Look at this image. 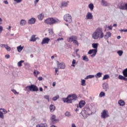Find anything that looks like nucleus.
I'll list each match as a JSON object with an SVG mask.
<instances>
[{
	"label": "nucleus",
	"mask_w": 127,
	"mask_h": 127,
	"mask_svg": "<svg viewBox=\"0 0 127 127\" xmlns=\"http://www.w3.org/2000/svg\"><path fill=\"white\" fill-rule=\"evenodd\" d=\"M59 71V69L58 68H55V73L57 74V75H59V73H57Z\"/></svg>",
	"instance_id": "51"
},
{
	"label": "nucleus",
	"mask_w": 127,
	"mask_h": 127,
	"mask_svg": "<svg viewBox=\"0 0 127 127\" xmlns=\"http://www.w3.org/2000/svg\"><path fill=\"white\" fill-rule=\"evenodd\" d=\"M64 19L66 22L71 23L72 22V16H70V14H66L64 16Z\"/></svg>",
	"instance_id": "6"
},
{
	"label": "nucleus",
	"mask_w": 127,
	"mask_h": 127,
	"mask_svg": "<svg viewBox=\"0 0 127 127\" xmlns=\"http://www.w3.org/2000/svg\"><path fill=\"white\" fill-rule=\"evenodd\" d=\"M102 74L101 72H98L95 75V77L96 78H101L102 77Z\"/></svg>",
	"instance_id": "36"
},
{
	"label": "nucleus",
	"mask_w": 127,
	"mask_h": 127,
	"mask_svg": "<svg viewBox=\"0 0 127 127\" xmlns=\"http://www.w3.org/2000/svg\"><path fill=\"white\" fill-rule=\"evenodd\" d=\"M124 77H125V76H123L122 75H119L118 76V79H119V80H123Z\"/></svg>",
	"instance_id": "46"
},
{
	"label": "nucleus",
	"mask_w": 127,
	"mask_h": 127,
	"mask_svg": "<svg viewBox=\"0 0 127 127\" xmlns=\"http://www.w3.org/2000/svg\"><path fill=\"white\" fill-rule=\"evenodd\" d=\"M17 3H19V2H21L22 0H14Z\"/></svg>",
	"instance_id": "52"
},
{
	"label": "nucleus",
	"mask_w": 127,
	"mask_h": 127,
	"mask_svg": "<svg viewBox=\"0 0 127 127\" xmlns=\"http://www.w3.org/2000/svg\"><path fill=\"white\" fill-rule=\"evenodd\" d=\"M0 111H2L3 113H4V114H6V113H7V111H6V110H5V109H0Z\"/></svg>",
	"instance_id": "48"
},
{
	"label": "nucleus",
	"mask_w": 127,
	"mask_h": 127,
	"mask_svg": "<svg viewBox=\"0 0 127 127\" xmlns=\"http://www.w3.org/2000/svg\"><path fill=\"white\" fill-rule=\"evenodd\" d=\"M117 54L119 56H123V54H124V52L122 50H119L117 52Z\"/></svg>",
	"instance_id": "33"
},
{
	"label": "nucleus",
	"mask_w": 127,
	"mask_h": 127,
	"mask_svg": "<svg viewBox=\"0 0 127 127\" xmlns=\"http://www.w3.org/2000/svg\"><path fill=\"white\" fill-rule=\"evenodd\" d=\"M38 80H39V81H42V80H43V78L42 76H40L38 77Z\"/></svg>",
	"instance_id": "54"
},
{
	"label": "nucleus",
	"mask_w": 127,
	"mask_h": 127,
	"mask_svg": "<svg viewBox=\"0 0 127 127\" xmlns=\"http://www.w3.org/2000/svg\"><path fill=\"white\" fill-rule=\"evenodd\" d=\"M36 21V19L35 18L32 17L28 20L27 23L28 24H34Z\"/></svg>",
	"instance_id": "14"
},
{
	"label": "nucleus",
	"mask_w": 127,
	"mask_h": 127,
	"mask_svg": "<svg viewBox=\"0 0 127 127\" xmlns=\"http://www.w3.org/2000/svg\"><path fill=\"white\" fill-rule=\"evenodd\" d=\"M101 4L103 5V6H109V5H110L109 3L104 0H102Z\"/></svg>",
	"instance_id": "18"
},
{
	"label": "nucleus",
	"mask_w": 127,
	"mask_h": 127,
	"mask_svg": "<svg viewBox=\"0 0 127 127\" xmlns=\"http://www.w3.org/2000/svg\"><path fill=\"white\" fill-rule=\"evenodd\" d=\"M92 37L95 40H98V38H100V39L103 38L104 33L103 32V28L101 27L97 28L92 34Z\"/></svg>",
	"instance_id": "1"
},
{
	"label": "nucleus",
	"mask_w": 127,
	"mask_h": 127,
	"mask_svg": "<svg viewBox=\"0 0 127 127\" xmlns=\"http://www.w3.org/2000/svg\"><path fill=\"white\" fill-rule=\"evenodd\" d=\"M119 8H120V9H122V10H127V3H125L124 5L121 4L119 6Z\"/></svg>",
	"instance_id": "13"
},
{
	"label": "nucleus",
	"mask_w": 127,
	"mask_h": 127,
	"mask_svg": "<svg viewBox=\"0 0 127 127\" xmlns=\"http://www.w3.org/2000/svg\"><path fill=\"white\" fill-rule=\"evenodd\" d=\"M6 50H7V51H10V50H11V49L10 48V47L9 46H8Z\"/></svg>",
	"instance_id": "53"
},
{
	"label": "nucleus",
	"mask_w": 127,
	"mask_h": 127,
	"mask_svg": "<svg viewBox=\"0 0 127 127\" xmlns=\"http://www.w3.org/2000/svg\"><path fill=\"white\" fill-rule=\"evenodd\" d=\"M98 46H99V43L92 44V47L94 49L90 50L88 52V54H92V53H93L91 55V57L92 58H94L97 55V52H98Z\"/></svg>",
	"instance_id": "2"
},
{
	"label": "nucleus",
	"mask_w": 127,
	"mask_h": 127,
	"mask_svg": "<svg viewBox=\"0 0 127 127\" xmlns=\"http://www.w3.org/2000/svg\"><path fill=\"white\" fill-rule=\"evenodd\" d=\"M44 97L46 100H48V102H49V95H45L44 96Z\"/></svg>",
	"instance_id": "47"
},
{
	"label": "nucleus",
	"mask_w": 127,
	"mask_h": 127,
	"mask_svg": "<svg viewBox=\"0 0 127 127\" xmlns=\"http://www.w3.org/2000/svg\"><path fill=\"white\" fill-rule=\"evenodd\" d=\"M51 120L53 124H56V123H57V122H59V120L56 119V116L55 115H52Z\"/></svg>",
	"instance_id": "12"
},
{
	"label": "nucleus",
	"mask_w": 127,
	"mask_h": 127,
	"mask_svg": "<svg viewBox=\"0 0 127 127\" xmlns=\"http://www.w3.org/2000/svg\"><path fill=\"white\" fill-rule=\"evenodd\" d=\"M11 92H12L14 94V95H16V94L18 95V94H19V93L16 92V90H15V89H12Z\"/></svg>",
	"instance_id": "45"
},
{
	"label": "nucleus",
	"mask_w": 127,
	"mask_h": 127,
	"mask_svg": "<svg viewBox=\"0 0 127 127\" xmlns=\"http://www.w3.org/2000/svg\"><path fill=\"white\" fill-rule=\"evenodd\" d=\"M108 28L110 29V30H112V29H113V26H108Z\"/></svg>",
	"instance_id": "58"
},
{
	"label": "nucleus",
	"mask_w": 127,
	"mask_h": 127,
	"mask_svg": "<svg viewBox=\"0 0 127 127\" xmlns=\"http://www.w3.org/2000/svg\"><path fill=\"white\" fill-rule=\"evenodd\" d=\"M27 88H29V91L32 92H37L38 91V87L34 84H32L30 86H28L26 87V90H27Z\"/></svg>",
	"instance_id": "5"
},
{
	"label": "nucleus",
	"mask_w": 127,
	"mask_h": 127,
	"mask_svg": "<svg viewBox=\"0 0 127 127\" xmlns=\"http://www.w3.org/2000/svg\"><path fill=\"white\" fill-rule=\"evenodd\" d=\"M4 3H5V4H8V2L6 0L4 1Z\"/></svg>",
	"instance_id": "61"
},
{
	"label": "nucleus",
	"mask_w": 127,
	"mask_h": 127,
	"mask_svg": "<svg viewBox=\"0 0 127 127\" xmlns=\"http://www.w3.org/2000/svg\"><path fill=\"white\" fill-rule=\"evenodd\" d=\"M38 18L39 20H43V18H44V14L41 13L38 15Z\"/></svg>",
	"instance_id": "24"
},
{
	"label": "nucleus",
	"mask_w": 127,
	"mask_h": 127,
	"mask_svg": "<svg viewBox=\"0 0 127 127\" xmlns=\"http://www.w3.org/2000/svg\"><path fill=\"white\" fill-rule=\"evenodd\" d=\"M69 97L70 96H67L66 98H63L62 101L64 102V103H66L67 104H70V100H69Z\"/></svg>",
	"instance_id": "16"
},
{
	"label": "nucleus",
	"mask_w": 127,
	"mask_h": 127,
	"mask_svg": "<svg viewBox=\"0 0 127 127\" xmlns=\"http://www.w3.org/2000/svg\"><path fill=\"white\" fill-rule=\"evenodd\" d=\"M81 114L84 119H87L88 116L92 115V111L89 107H85L84 108V110L81 112Z\"/></svg>",
	"instance_id": "4"
},
{
	"label": "nucleus",
	"mask_w": 127,
	"mask_h": 127,
	"mask_svg": "<svg viewBox=\"0 0 127 127\" xmlns=\"http://www.w3.org/2000/svg\"><path fill=\"white\" fill-rule=\"evenodd\" d=\"M101 117L103 119H106V118H109L110 116L108 114V111L104 110L101 113Z\"/></svg>",
	"instance_id": "8"
},
{
	"label": "nucleus",
	"mask_w": 127,
	"mask_h": 127,
	"mask_svg": "<svg viewBox=\"0 0 127 127\" xmlns=\"http://www.w3.org/2000/svg\"><path fill=\"white\" fill-rule=\"evenodd\" d=\"M104 37L105 40H108L109 38L112 37V33H111L110 32H107L106 34L104 35Z\"/></svg>",
	"instance_id": "11"
},
{
	"label": "nucleus",
	"mask_w": 127,
	"mask_h": 127,
	"mask_svg": "<svg viewBox=\"0 0 127 127\" xmlns=\"http://www.w3.org/2000/svg\"><path fill=\"white\" fill-rule=\"evenodd\" d=\"M59 99V95H57L53 98V101H57Z\"/></svg>",
	"instance_id": "42"
},
{
	"label": "nucleus",
	"mask_w": 127,
	"mask_h": 127,
	"mask_svg": "<svg viewBox=\"0 0 127 127\" xmlns=\"http://www.w3.org/2000/svg\"><path fill=\"white\" fill-rule=\"evenodd\" d=\"M69 1H63L61 3L62 7H65L66 6H68V3Z\"/></svg>",
	"instance_id": "25"
},
{
	"label": "nucleus",
	"mask_w": 127,
	"mask_h": 127,
	"mask_svg": "<svg viewBox=\"0 0 127 127\" xmlns=\"http://www.w3.org/2000/svg\"><path fill=\"white\" fill-rule=\"evenodd\" d=\"M88 7L90 8V10L92 11L94 9V4L91 3L88 5Z\"/></svg>",
	"instance_id": "29"
},
{
	"label": "nucleus",
	"mask_w": 127,
	"mask_h": 127,
	"mask_svg": "<svg viewBox=\"0 0 127 127\" xmlns=\"http://www.w3.org/2000/svg\"><path fill=\"white\" fill-rule=\"evenodd\" d=\"M24 62V61H20L17 63L18 67H21L22 66V63Z\"/></svg>",
	"instance_id": "32"
},
{
	"label": "nucleus",
	"mask_w": 127,
	"mask_h": 127,
	"mask_svg": "<svg viewBox=\"0 0 127 127\" xmlns=\"http://www.w3.org/2000/svg\"><path fill=\"white\" fill-rule=\"evenodd\" d=\"M106 96V93L105 92L102 91L100 94H99V97L100 98H103V97H105Z\"/></svg>",
	"instance_id": "35"
},
{
	"label": "nucleus",
	"mask_w": 127,
	"mask_h": 127,
	"mask_svg": "<svg viewBox=\"0 0 127 127\" xmlns=\"http://www.w3.org/2000/svg\"><path fill=\"white\" fill-rule=\"evenodd\" d=\"M69 102L72 104V102H75L77 100V95L75 94H69Z\"/></svg>",
	"instance_id": "7"
},
{
	"label": "nucleus",
	"mask_w": 127,
	"mask_h": 127,
	"mask_svg": "<svg viewBox=\"0 0 127 127\" xmlns=\"http://www.w3.org/2000/svg\"><path fill=\"white\" fill-rule=\"evenodd\" d=\"M127 77H125L123 78V80H124V81H127V78H126Z\"/></svg>",
	"instance_id": "63"
},
{
	"label": "nucleus",
	"mask_w": 127,
	"mask_h": 127,
	"mask_svg": "<svg viewBox=\"0 0 127 127\" xmlns=\"http://www.w3.org/2000/svg\"><path fill=\"white\" fill-rule=\"evenodd\" d=\"M0 119H2V120H3V119H4V116H3V113L1 111H0Z\"/></svg>",
	"instance_id": "41"
},
{
	"label": "nucleus",
	"mask_w": 127,
	"mask_h": 127,
	"mask_svg": "<svg viewBox=\"0 0 127 127\" xmlns=\"http://www.w3.org/2000/svg\"><path fill=\"white\" fill-rule=\"evenodd\" d=\"M5 45V44H1L0 45V47H1V48L2 47L3 48V47H4Z\"/></svg>",
	"instance_id": "62"
},
{
	"label": "nucleus",
	"mask_w": 127,
	"mask_h": 127,
	"mask_svg": "<svg viewBox=\"0 0 127 127\" xmlns=\"http://www.w3.org/2000/svg\"><path fill=\"white\" fill-rule=\"evenodd\" d=\"M23 49V47H21V45H20L17 47V50L18 52H21Z\"/></svg>",
	"instance_id": "27"
},
{
	"label": "nucleus",
	"mask_w": 127,
	"mask_h": 127,
	"mask_svg": "<svg viewBox=\"0 0 127 127\" xmlns=\"http://www.w3.org/2000/svg\"><path fill=\"white\" fill-rule=\"evenodd\" d=\"M38 1H39V0H35L34 1V4L35 5H36V4H37V2H38Z\"/></svg>",
	"instance_id": "57"
},
{
	"label": "nucleus",
	"mask_w": 127,
	"mask_h": 127,
	"mask_svg": "<svg viewBox=\"0 0 127 127\" xmlns=\"http://www.w3.org/2000/svg\"><path fill=\"white\" fill-rule=\"evenodd\" d=\"M77 39V37H76V36H72L70 37H69L67 40V41L68 42H73L74 41V40Z\"/></svg>",
	"instance_id": "15"
},
{
	"label": "nucleus",
	"mask_w": 127,
	"mask_h": 127,
	"mask_svg": "<svg viewBox=\"0 0 127 127\" xmlns=\"http://www.w3.org/2000/svg\"><path fill=\"white\" fill-rule=\"evenodd\" d=\"M3 30V28H2V26H0V32H1Z\"/></svg>",
	"instance_id": "60"
},
{
	"label": "nucleus",
	"mask_w": 127,
	"mask_h": 127,
	"mask_svg": "<svg viewBox=\"0 0 127 127\" xmlns=\"http://www.w3.org/2000/svg\"><path fill=\"white\" fill-rule=\"evenodd\" d=\"M118 104L119 106L123 107L126 105V102H125V101L121 99L118 101Z\"/></svg>",
	"instance_id": "19"
},
{
	"label": "nucleus",
	"mask_w": 127,
	"mask_h": 127,
	"mask_svg": "<svg viewBox=\"0 0 127 127\" xmlns=\"http://www.w3.org/2000/svg\"><path fill=\"white\" fill-rule=\"evenodd\" d=\"M103 89L107 92L108 90L109 89V84L107 83H104L103 84Z\"/></svg>",
	"instance_id": "17"
},
{
	"label": "nucleus",
	"mask_w": 127,
	"mask_h": 127,
	"mask_svg": "<svg viewBox=\"0 0 127 127\" xmlns=\"http://www.w3.org/2000/svg\"><path fill=\"white\" fill-rule=\"evenodd\" d=\"M49 41H50V39L47 37L44 38L42 41L41 44L42 45H43V44H48Z\"/></svg>",
	"instance_id": "9"
},
{
	"label": "nucleus",
	"mask_w": 127,
	"mask_h": 127,
	"mask_svg": "<svg viewBox=\"0 0 127 127\" xmlns=\"http://www.w3.org/2000/svg\"><path fill=\"white\" fill-rule=\"evenodd\" d=\"M27 23V21L25 19H21L20 22V25L21 26H24Z\"/></svg>",
	"instance_id": "20"
},
{
	"label": "nucleus",
	"mask_w": 127,
	"mask_h": 127,
	"mask_svg": "<svg viewBox=\"0 0 127 127\" xmlns=\"http://www.w3.org/2000/svg\"><path fill=\"white\" fill-rule=\"evenodd\" d=\"M9 57H10L9 55H6L5 56V58H6V59H9Z\"/></svg>",
	"instance_id": "55"
},
{
	"label": "nucleus",
	"mask_w": 127,
	"mask_h": 127,
	"mask_svg": "<svg viewBox=\"0 0 127 127\" xmlns=\"http://www.w3.org/2000/svg\"><path fill=\"white\" fill-rule=\"evenodd\" d=\"M120 32H127V29L120 30Z\"/></svg>",
	"instance_id": "50"
},
{
	"label": "nucleus",
	"mask_w": 127,
	"mask_h": 127,
	"mask_svg": "<svg viewBox=\"0 0 127 127\" xmlns=\"http://www.w3.org/2000/svg\"><path fill=\"white\" fill-rule=\"evenodd\" d=\"M40 72L36 70H34V76H35V77H37V75H38L39 74H40Z\"/></svg>",
	"instance_id": "39"
},
{
	"label": "nucleus",
	"mask_w": 127,
	"mask_h": 127,
	"mask_svg": "<svg viewBox=\"0 0 127 127\" xmlns=\"http://www.w3.org/2000/svg\"><path fill=\"white\" fill-rule=\"evenodd\" d=\"M24 91H27V92H30V90H29V88H27V90H26V87H25Z\"/></svg>",
	"instance_id": "59"
},
{
	"label": "nucleus",
	"mask_w": 127,
	"mask_h": 127,
	"mask_svg": "<svg viewBox=\"0 0 127 127\" xmlns=\"http://www.w3.org/2000/svg\"><path fill=\"white\" fill-rule=\"evenodd\" d=\"M64 39L63 38H59L57 39V41H60V40H64Z\"/></svg>",
	"instance_id": "56"
},
{
	"label": "nucleus",
	"mask_w": 127,
	"mask_h": 127,
	"mask_svg": "<svg viewBox=\"0 0 127 127\" xmlns=\"http://www.w3.org/2000/svg\"><path fill=\"white\" fill-rule=\"evenodd\" d=\"M49 31V33L50 34H51V35L53 34V30H52V29H50Z\"/></svg>",
	"instance_id": "49"
},
{
	"label": "nucleus",
	"mask_w": 127,
	"mask_h": 127,
	"mask_svg": "<svg viewBox=\"0 0 127 127\" xmlns=\"http://www.w3.org/2000/svg\"><path fill=\"white\" fill-rule=\"evenodd\" d=\"M95 77V75H87L85 78V80H87V79H92V78H94Z\"/></svg>",
	"instance_id": "31"
},
{
	"label": "nucleus",
	"mask_w": 127,
	"mask_h": 127,
	"mask_svg": "<svg viewBox=\"0 0 127 127\" xmlns=\"http://www.w3.org/2000/svg\"><path fill=\"white\" fill-rule=\"evenodd\" d=\"M86 104V102H85V101H80L79 103V108L81 109V108H83L84 106H85V104Z\"/></svg>",
	"instance_id": "21"
},
{
	"label": "nucleus",
	"mask_w": 127,
	"mask_h": 127,
	"mask_svg": "<svg viewBox=\"0 0 127 127\" xmlns=\"http://www.w3.org/2000/svg\"><path fill=\"white\" fill-rule=\"evenodd\" d=\"M82 60L83 61H85V62H88L89 61V59L87 57V56H82Z\"/></svg>",
	"instance_id": "28"
},
{
	"label": "nucleus",
	"mask_w": 127,
	"mask_h": 127,
	"mask_svg": "<svg viewBox=\"0 0 127 127\" xmlns=\"http://www.w3.org/2000/svg\"><path fill=\"white\" fill-rule=\"evenodd\" d=\"M73 43L75 45H77V46H79V42H78L77 41V40H76V39L73 40Z\"/></svg>",
	"instance_id": "43"
},
{
	"label": "nucleus",
	"mask_w": 127,
	"mask_h": 127,
	"mask_svg": "<svg viewBox=\"0 0 127 127\" xmlns=\"http://www.w3.org/2000/svg\"><path fill=\"white\" fill-rule=\"evenodd\" d=\"M87 19H92L93 18V15H92V13L89 12L87 13L86 15Z\"/></svg>",
	"instance_id": "22"
},
{
	"label": "nucleus",
	"mask_w": 127,
	"mask_h": 127,
	"mask_svg": "<svg viewBox=\"0 0 127 127\" xmlns=\"http://www.w3.org/2000/svg\"><path fill=\"white\" fill-rule=\"evenodd\" d=\"M55 109H56V107L54 105L52 104L50 106V112H51L52 113H53V112L55 111Z\"/></svg>",
	"instance_id": "23"
},
{
	"label": "nucleus",
	"mask_w": 127,
	"mask_h": 127,
	"mask_svg": "<svg viewBox=\"0 0 127 127\" xmlns=\"http://www.w3.org/2000/svg\"><path fill=\"white\" fill-rule=\"evenodd\" d=\"M110 78V75L108 74H105L103 76V78L102 79L103 80H107V79H109Z\"/></svg>",
	"instance_id": "34"
},
{
	"label": "nucleus",
	"mask_w": 127,
	"mask_h": 127,
	"mask_svg": "<svg viewBox=\"0 0 127 127\" xmlns=\"http://www.w3.org/2000/svg\"><path fill=\"white\" fill-rule=\"evenodd\" d=\"M65 117H67V118H69V117H71V113L70 112L67 111L64 114Z\"/></svg>",
	"instance_id": "38"
},
{
	"label": "nucleus",
	"mask_w": 127,
	"mask_h": 127,
	"mask_svg": "<svg viewBox=\"0 0 127 127\" xmlns=\"http://www.w3.org/2000/svg\"><path fill=\"white\" fill-rule=\"evenodd\" d=\"M65 34V33L64 31L60 32L58 34V36H60V37H63V35Z\"/></svg>",
	"instance_id": "40"
},
{
	"label": "nucleus",
	"mask_w": 127,
	"mask_h": 127,
	"mask_svg": "<svg viewBox=\"0 0 127 127\" xmlns=\"http://www.w3.org/2000/svg\"><path fill=\"white\" fill-rule=\"evenodd\" d=\"M57 65L58 69H65V64L61 63L59 62H57Z\"/></svg>",
	"instance_id": "10"
},
{
	"label": "nucleus",
	"mask_w": 127,
	"mask_h": 127,
	"mask_svg": "<svg viewBox=\"0 0 127 127\" xmlns=\"http://www.w3.org/2000/svg\"><path fill=\"white\" fill-rule=\"evenodd\" d=\"M61 21L58 19H55L53 18H49L45 20V23L46 24H49L52 25V24H55V23H60Z\"/></svg>",
	"instance_id": "3"
},
{
	"label": "nucleus",
	"mask_w": 127,
	"mask_h": 127,
	"mask_svg": "<svg viewBox=\"0 0 127 127\" xmlns=\"http://www.w3.org/2000/svg\"><path fill=\"white\" fill-rule=\"evenodd\" d=\"M36 35H32L31 37V39H30V41H32L33 42H35L36 41V39H37L36 38H35Z\"/></svg>",
	"instance_id": "26"
},
{
	"label": "nucleus",
	"mask_w": 127,
	"mask_h": 127,
	"mask_svg": "<svg viewBox=\"0 0 127 127\" xmlns=\"http://www.w3.org/2000/svg\"><path fill=\"white\" fill-rule=\"evenodd\" d=\"M123 74L124 76V77H127V68L123 70Z\"/></svg>",
	"instance_id": "30"
},
{
	"label": "nucleus",
	"mask_w": 127,
	"mask_h": 127,
	"mask_svg": "<svg viewBox=\"0 0 127 127\" xmlns=\"http://www.w3.org/2000/svg\"><path fill=\"white\" fill-rule=\"evenodd\" d=\"M81 86H86V80L85 79H81Z\"/></svg>",
	"instance_id": "37"
},
{
	"label": "nucleus",
	"mask_w": 127,
	"mask_h": 127,
	"mask_svg": "<svg viewBox=\"0 0 127 127\" xmlns=\"http://www.w3.org/2000/svg\"><path fill=\"white\" fill-rule=\"evenodd\" d=\"M71 127H76V125H75L74 124H72L71 125Z\"/></svg>",
	"instance_id": "64"
},
{
	"label": "nucleus",
	"mask_w": 127,
	"mask_h": 127,
	"mask_svg": "<svg viewBox=\"0 0 127 127\" xmlns=\"http://www.w3.org/2000/svg\"><path fill=\"white\" fill-rule=\"evenodd\" d=\"M76 64V60H72V64H71V66L72 67H75V64Z\"/></svg>",
	"instance_id": "44"
}]
</instances>
